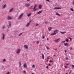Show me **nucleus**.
<instances>
[{"instance_id": "obj_3", "label": "nucleus", "mask_w": 74, "mask_h": 74, "mask_svg": "<svg viewBox=\"0 0 74 74\" xmlns=\"http://www.w3.org/2000/svg\"><path fill=\"white\" fill-rule=\"evenodd\" d=\"M23 14H22L21 15H20L18 17V19H21L22 18V16H23Z\"/></svg>"}, {"instance_id": "obj_40", "label": "nucleus", "mask_w": 74, "mask_h": 74, "mask_svg": "<svg viewBox=\"0 0 74 74\" xmlns=\"http://www.w3.org/2000/svg\"><path fill=\"white\" fill-rule=\"evenodd\" d=\"M73 4L74 5V0H73Z\"/></svg>"}, {"instance_id": "obj_6", "label": "nucleus", "mask_w": 74, "mask_h": 74, "mask_svg": "<svg viewBox=\"0 0 74 74\" xmlns=\"http://www.w3.org/2000/svg\"><path fill=\"white\" fill-rule=\"evenodd\" d=\"M52 29H53V28L52 27H49L48 28V29H49V31H51V30H52Z\"/></svg>"}, {"instance_id": "obj_62", "label": "nucleus", "mask_w": 74, "mask_h": 74, "mask_svg": "<svg viewBox=\"0 0 74 74\" xmlns=\"http://www.w3.org/2000/svg\"><path fill=\"white\" fill-rule=\"evenodd\" d=\"M47 40H48V38H47Z\"/></svg>"}, {"instance_id": "obj_21", "label": "nucleus", "mask_w": 74, "mask_h": 74, "mask_svg": "<svg viewBox=\"0 0 74 74\" xmlns=\"http://www.w3.org/2000/svg\"><path fill=\"white\" fill-rule=\"evenodd\" d=\"M30 23H28L26 25V27H28L29 26V25H30Z\"/></svg>"}, {"instance_id": "obj_56", "label": "nucleus", "mask_w": 74, "mask_h": 74, "mask_svg": "<svg viewBox=\"0 0 74 74\" xmlns=\"http://www.w3.org/2000/svg\"><path fill=\"white\" fill-rule=\"evenodd\" d=\"M33 5H32V6H31V7H33Z\"/></svg>"}, {"instance_id": "obj_13", "label": "nucleus", "mask_w": 74, "mask_h": 74, "mask_svg": "<svg viewBox=\"0 0 74 74\" xmlns=\"http://www.w3.org/2000/svg\"><path fill=\"white\" fill-rule=\"evenodd\" d=\"M24 67H26L27 68V64H26V63H25V64L24 65Z\"/></svg>"}, {"instance_id": "obj_16", "label": "nucleus", "mask_w": 74, "mask_h": 74, "mask_svg": "<svg viewBox=\"0 0 74 74\" xmlns=\"http://www.w3.org/2000/svg\"><path fill=\"white\" fill-rule=\"evenodd\" d=\"M56 14L57 15H58V16H60V15L59 14V13H58V12H56Z\"/></svg>"}, {"instance_id": "obj_45", "label": "nucleus", "mask_w": 74, "mask_h": 74, "mask_svg": "<svg viewBox=\"0 0 74 74\" xmlns=\"http://www.w3.org/2000/svg\"><path fill=\"white\" fill-rule=\"evenodd\" d=\"M19 64H20V65H21V62H19Z\"/></svg>"}, {"instance_id": "obj_44", "label": "nucleus", "mask_w": 74, "mask_h": 74, "mask_svg": "<svg viewBox=\"0 0 74 74\" xmlns=\"http://www.w3.org/2000/svg\"><path fill=\"white\" fill-rule=\"evenodd\" d=\"M66 65H67V66H69V64H66Z\"/></svg>"}, {"instance_id": "obj_2", "label": "nucleus", "mask_w": 74, "mask_h": 74, "mask_svg": "<svg viewBox=\"0 0 74 74\" xmlns=\"http://www.w3.org/2000/svg\"><path fill=\"white\" fill-rule=\"evenodd\" d=\"M60 39V38H59L56 40H54V41H55V42H57V43H58L59 42V41H60V40H59Z\"/></svg>"}, {"instance_id": "obj_25", "label": "nucleus", "mask_w": 74, "mask_h": 74, "mask_svg": "<svg viewBox=\"0 0 74 74\" xmlns=\"http://www.w3.org/2000/svg\"><path fill=\"white\" fill-rule=\"evenodd\" d=\"M7 19L8 20H10V16H8Z\"/></svg>"}, {"instance_id": "obj_32", "label": "nucleus", "mask_w": 74, "mask_h": 74, "mask_svg": "<svg viewBox=\"0 0 74 74\" xmlns=\"http://www.w3.org/2000/svg\"><path fill=\"white\" fill-rule=\"evenodd\" d=\"M72 67L73 68H74V65H72Z\"/></svg>"}, {"instance_id": "obj_63", "label": "nucleus", "mask_w": 74, "mask_h": 74, "mask_svg": "<svg viewBox=\"0 0 74 74\" xmlns=\"http://www.w3.org/2000/svg\"><path fill=\"white\" fill-rule=\"evenodd\" d=\"M55 50H57V49H55Z\"/></svg>"}, {"instance_id": "obj_52", "label": "nucleus", "mask_w": 74, "mask_h": 74, "mask_svg": "<svg viewBox=\"0 0 74 74\" xmlns=\"http://www.w3.org/2000/svg\"><path fill=\"white\" fill-rule=\"evenodd\" d=\"M44 38H45V37H44V36H43V37H42V38L43 39Z\"/></svg>"}, {"instance_id": "obj_53", "label": "nucleus", "mask_w": 74, "mask_h": 74, "mask_svg": "<svg viewBox=\"0 0 74 74\" xmlns=\"http://www.w3.org/2000/svg\"><path fill=\"white\" fill-rule=\"evenodd\" d=\"M46 68H47V69H48V66H47L46 67Z\"/></svg>"}, {"instance_id": "obj_5", "label": "nucleus", "mask_w": 74, "mask_h": 74, "mask_svg": "<svg viewBox=\"0 0 74 74\" xmlns=\"http://www.w3.org/2000/svg\"><path fill=\"white\" fill-rule=\"evenodd\" d=\"M61 8H62L60 7H56L54 8V9H56V10H58V9H61Z\"/></svg>"}, {"instance_id": "obj_34", "label": "nucleus", "mask_w": 74, "mask_h": 74, "mask_svg": "<svg viewBox=\"0 0 74 74\" xmlns=\"http://www.w3.org/2000/svg\"><path fill=\"white\" fill-rule=\"evenodd\" d=\"M12 10H10V12H12Z\"/></svg>"}, {"instance_id": "obj_58", "label": "nucleus", "mask_w": 74, "mask_h": 74, "mask_svg": "<svg viewBox=\"0 0 74 74\" xmlns=\"http://www.w3.org/2000/svg\"><path fill=\"white\" fill-rule=\"evenodd\" d=\"M47 59H48V60H49V58L47 57Z\"/></svg>"}, {"instance_id": "obj_27", "label": "nucleus", "mask_w": 74, "mask_h": 74, "mask_svg": "<svg viewBox=\"0 0 74 74\" xmlns=\"http://www.w3.org/2000/svg\"><path fill=\"white\" fill-rule=\"evenodd\" d=\"M65 41H66V42H69V39H66V40H65Z\"/></svg>"}, {"instance_id": "obj_15", "label": "nucleus", "mask_w": 74, "mask_h": 74, "mask_svg": "<svg viewBox=\"0 0 74 74\" xmlns=\"http://www.w3.org/2000/svg\"><path fill=\"white\" fill-rule=\"evenodd\" d=\"M51 35L52 36H54V35H56V33L54 32V33L51 34Z\"/></svg>"}, {"instance_id": "obj_36", "label": "nucleus", "mask_w": 74, "mask_h": 74, "mask_svg": "<svg viewBox=\"0 0 74 74\" xmlns=\"http://www.w3.org/2000/svg\"><path fill=\"white\" fill-rule=\"evenodd\" d=\"M6 74H10V72H8Z\"/></svg>"}, {"instance_id": "obj_48", "label": "nucleus", "mask_w": 74, "mask_h": 74, "mask_svg": "<svg viewBox=\"0 0 74 74\" xmlns=\"http://www.w3.org/2000/svg\"><path fill=\"white\" fill-rule=\"evenodd\" d=\"M48 23V22H45V23L46 24V23Z\"/></svg>"}, {"instance_id": "obj_31", "label": "nucleus", "mask_w": 74, "mask_h": 74, "mask_svg": "<svg viewBox=\"0 0 74 74\" xmlns=\"http://www.w3.org/2000/svg\"><path fill=\"white\" fill-rule=\"evenodd\" d=\"M35 67V66L34 65H33V66H32V67L33 68H34V67Z\"/></svg>"}, {"instance_id": "obj_28", "label": "nucleus", "mask_w": 74, "mask_h": 74, "mask_svg": "<svg viewBox=\"0 0 74 74\" xmlns=\"http://www.w3.org/2000/svg\"><path fill=\"white\" fill-rule=\"evenodd\" d=\"M3 62H6V60H5V59H4L3 60Z\"/></svg>"}, {"instance_id": "obj_17", "label": "nucleus", "mask_w": 74, "mask_h": 74, "mask_svg": "<svg viewBox=\"0 0 74 74\" xmlns=\"http://www.w3.org/2000/svg\"><path fill=\"white\" fill-rule=\"evenodd\" d=\"M66 33V32H61V34H64L65 33Z\"/></svg>"}, {"instance_id": "obj_26", "label": "nucleus", "mask_w": 74, "mask_h": 74, "mask_svg": "<svg viewBox=\"0 0 74 74\" xmlns=\"http://www.w3.org/2000/svg\"><path fill=\"white\" fill-rule=\"evenodd\" d=\"M66 42V40H65L64 41H62L61 42V44H63V43H64L65 42Z\"/></svg>"}, {"instance_id": "obj_9", "label": "nucleus", "mask_w": 74, "mask_h": 74, "mask_svg": "<svg viewBox=\"0 0 74 74\" xmlns=\"http://www.w3.org/2000/svg\"><path fill=\"white\" fill-rule=\"evenodd\" d=\"M30 5L29 4H26L25 5V7H29V6H30Z\"/></svg>"}, {"instance_id": "obj_59", "label": "nucleus", "mask_w": 74, "mask_h": 74, "mask_svg": "<svg viewBox=\"0 0 74 74\" xmlns=\"http://www.w3.org/2000/svg\"><path fill=\"white\" fill-rule=\"evenodd\" d=\"M71 10H73V9L71 8Z\"/></svg>"}, {"instance_id": "obj_55", "label": "nucleus", "mask_w": 74, "mask_h": 74, "mask_svg": "<svg viewBox=\"0 0 74 74\" xmlns=\"http://www.w3.org/2000/svg\"><path fill=\"white\" fill-rule=\"evenodd\" d=\"M47 62H48V59L47 60Z\"/></svg>"}, {"instance_id": "obj_14", "label": "nucleus", "mask_w": 74, "mask_h": 74, "mask_svg": "<svg viewBox=\"0 0 74 74\" xmlns=\"http://www.w3.org/2000/svg\"><path fill=\"white\" fill-rule=\"evenodd\" d=\"M64 45L65 46H66V47H67V46H68V45H69L68 44L66 43H64Z\"/></svg>"}, {"instance_id": "obj_12", "label": "nucleus", "mask_w": 74, "mask_h": 74, "mask_svg": "<svg viewBox=\"0 0 74 74\" xmlns=\"http://www.w3.org/2000/svg\"><path fill=\"white\" fill-rule=\"evenodd\" d=\"M5 27H6L4 25L2 27H1V29H5Z\"/></svg>"}, {"instance_id": "obj_24", "label": "nucleus", "mask_w": 74, "mask_h": 74, "mask_svg": "<svg viewBox=\"0 0 74 74\" xmlns=\"http://www.w3.org/2000/svg\"><path fill=\"white\" fill-rule=\"evenodd\" d=\"M13 18V17H12L10 16V19H12Z\"/></svg>"}, {"instance_id": "obj_10", "label": "nucleus", "mask_w": 74, "mask_h": 74, "mask_svg": "<svg viewBox=\"0 0 74 74\" xmlns=\"http://www.w3.org/2000/svg\"><path fill=\"white\" fill-rule=\"evenodd\" d=\"M58 32H59V30H55L54 32V33H58Z\"/></svg>"}, {"instance_id": "obj_20", "label": "nucleus", "mask_w": 74, "mask_h": 74, "mask_svg": "<svg viewBox=\"0 0 74 74\" xmlns=\"http://www.w3.org/2000/svg\"><path fill=\"white\" fill-rule=\"evenodd\" d=\"M36 6H37V5H36V4L35 5V6L34 7V10H35V9H36Z\"/></svg>"}, {"instance_id": "obj_23", "label": "nucleus", "mask_w": 74, "mask_h": 74, "mask_svg": "<svg viewBox=\"0 0 74 74\" xmlns=\"http://www.w3.org/2000/svg\"><path fill=\"white\" fill-rule=\"evenodd\" d=\"M7 27H8V28H9V27H10V23H9V24L7 25Z\"/></svg>"}, {"instance_id": "obj_38", "label": "nucleus", "mask_w": 74, "mask_h": 74, "mask_svg": "<svg viewBox=\"0 0 74 74\" xmlns=\"http://www.w3.org/2000/svg\"><path fill=\"white\" fill-rule=\"evenodd\" d=\"M49 62H53V61H52V60H50V61H49Z\"/></svg>"}, {"instance_id": "obj_51", "label": "nucleus", "mask_w": 74, "mask_h": 74, "mask_svg": "<svg viewBox=\"0 0 74 74\" xmlns=\"http://www.w3.org/2000/svg\"><path fill=\"white\" fill-rule=\"evenodd\" d=\"M71 10L72 11H74V10Z\"/></svg>"}, {"instance_id": "obj_7", "label": "nucleus", "mask_w": 74, "mask_h": 74, "mask_svg": "<svg viewBox=\"0 0 74 74\" xmlns=\"http://www.w3.org/2000/svg\"><path fill=\"white\" fill-rule=\"evenodd\" d=\"M42 10L39 11V12H37V14H40L42 13Z\"/></svg>"}, {"instance_id": "obj_4", "label": "nucleus", "mask_w": 74, "mask_h": 74, "mask_svg": "<svg viewBox=\"0 0 74 74\" xmlns=\"http://www.w3.org/2000/svg\"><path fill=\"white\" fill-rule=\"evenodd\" d=\"M21 49H18L17 51L16 52V53H18V54L19 53H20V52H21Z\"/></svg>"}, {"instance_id": "obj_47", "label": "nucleus", "mask_w": 74, "mask_h": 74, "mask_svg": "<svg viewBox=\"0 0 74 74\" xmlns=\"http://www.w3.org/2000/svg\"><path fill=\"white\" fill-rule=\"evenodd\" d=\"M49 66H51V64H49Z\"/></svg>"}, {"instance_id": "obj_8", "label": "nucleus", "mask_w": 74, "mask_h": 74, "mask_svg": "<svg viewBox=\"0 0 74 74\" xmlns=\"http://www.w3.org/2000/svg\"><path fill=\"white\" fill-rule=\"evenodd\" d=\"M24 47L26 49H27L28 48V46L27 45H25Z\"/></svg>"}, {"instance_id": "obj_60", "label": "nucleus", "mask_w": 74, "mask_h": 74, "mask_svg": "<svg viewBox=\"0 0 74 74\" xmlns=\"http://www.w3.org/2000/svg\"><path fill=\"white\" fill-rule=\"evenodd\" d=\"M10 26H11V24H10Z\"/></svg>"}, {"instance_id": "obj_1", "label": "nucleus", "mask_w": 74, "mask_h": 74, "mask_svg": "<svg viewBox=\"0 0 74 74\" xmlns=\"http://www.w3.org/2000/svg\"><path fill=\"white\" fill-rule=\"evenodd\" d=\"M2 40H4V39H5V34L3 33L2 35Z\"/></svg>"}, {"instance_id": "obj_18", "label": "nucleus", "mask_w": 74, "mask_h": 74, "mask_svg": "<svg viewBox=\"0 0 74 74\" xmlns=\"http://www.w3.org/2000/svg\"><path fill=\"white\" fill-rule=\"evenodd\" d=\"M6 6L7 5H6V4H5L3 6H2V8H5V7H6Z\"/></svg>"}, {"instance_id": "obj_64", "label": "nucleus", "mask_w": 74, "mask_h": 74, "mask_svg": "<svg viewBox=\"0 0 74 74\" xmlns=\"http://www.w3.org/2000/svg\"><path fill=\"white\" fill-rule=\"evenodd\" d=\"M54 56H55V55H54Z\"/></svg>"}, {"instance_id": "obj_57", "label": "nucleus", "mask_w": 74, "mask_h": 74, "mask_svg": "<svg viewBox=\"0 0 74 74\" xmlns=\"http://www.w3.org/2000/svg\"><path fill=\"white\" fill-rule=\"evenodd\" d=\"M13 9H14V8H12V9H11V10H13Z\"/></svg>"}, {"instance_id": "obj_49", "label": "nucleus", "mask_w": 74, "mask_h": 74, "mask_svg": "<svg viewBox=\"0 0 74 74\" xmlns=\"http://www.w3.org/2000/svg\"><path fill=\"white\" fill-rule=\"evenodd\" d=\"M27 1H30V0H27Z\"/></svg>"}, {"instance_id": "obj_43", "label": "nucleus", "mask_w": 74, "mask_h": 74, "mask_svg": "<svg viewBox=\"0 0 74 74\" xmlns=\"http://www.w3.org/2000/svg\"><path fill=\"white\" fill-rule=\"evenodd\" d=\"M73 49V48H72V47L70 48V50H71V49Z\"/></svg>"}, {"instance_id": "obj_30", "label": "nucleus", "mask_w": 74, "mask_h": 74, "mask_svg": "<svg viewBox=\"0 0 74 74\" xmlns=\"http://www.w3.org/2000/svg\"><path fill=\"white\" fill-rule=\"evenodd\" d=\"M39 25V24H36V26H38Z\"/></svg>"}, {"instance_id": "obj_50", "label": "nucleus", "mask_w": 74, "mask_h": 74, "mask_svg": "<svg viewBox=\"0 0 74 74\" xmlns=\"http://www.w3.org/2000/svg\"><path fill=\"white\" fill-rule=\"evenodd\" d=\"M66 60H68V58H66Z\"/></svg>"}, {"instance_id": "obj_33", "label": "nucleus", "mask_w": 74, "mask_h": 74, "mask_svg": "<svg viewBox=\"0 0 74 74\" xmlns=\"http://www.w3.org/2000/svg\"><path fill=\"white\" fill-rule=\"evenodd\" d=\"M65 67L66 69H67V68H68V67H67V66H65Z\"/></svg>"}, {"instance_id": "obj_22", "label": "nucleus", "mask_w": 74, "mask_h": 74, "mask_svg": "<svg viewBox=\"0 0 74 74\" xmlns=\"http://www.w3.org/2000/svg\"><path fill=\"white\" fill-rule=\"evenodd\" d=\"M31 15H32V14L31 13H29L27 15V16H28L29 17Z\"/></svg>"}, {"instance_id": "obj_46", "label": "nucleus", "mask_w": 74, "mask_h": 74, "mask_svg": "<svg viewBox=\"0 0 74 74\" xmlns=\"http://www.w3.org/2000/svg\"><path fill=\"white\" fill-rule=\"evenodd\" d=\"M46 1H49V0H46Z\"/></svg>"}, {"instance_id": "obj_11", "label": "nucleus", "mask_w": 74, "mask_h": 74, "mask_svg": "<svg viewBox=\"0 0 74 74\" xmlns=\"http://www.w3.org/2000/svg\"><path fill=\"white\" fill-rule=\"evenodd\" d=\"M41 55L42 56V58L43 59H44L45 58L44 55L43 53L41 54Z\"/></svg>"}, {"instance_id": "obj_41", "label": "nucleus", "mask_w": 74, "mask_h": 74, "mask_svg": "<svg viewBox=\"0 0 74 74\" xmlns=\"http://www.w3.org/2000/svg\"><path fill=\"white\" fill-rule=\"evenodd\" d=\"M39 43V42L38 41V42H37V44H38Z\"/></svg>"}, {"instance_id": "obj_39", "label": "nucleus", "mask_w": 74, "mask_h": 74, "mask_svg": "<svg viewBox=\"0 0 74 74\" xmlns=\"http://www.w3.org/2000/svg\"><path fill=\"white\" fill-rule=\"evenodd\" d=\"M68 38H69V39H70L71 41V38L69 37Z\"/></svg>"}, {"instance_id": "obj_29", "label": "nucleus", "mask_w": 74, "mask_h": 74, "mask_svg": "<svg viewBox=\"0 0 74 74\" xmlns=\"http://www.w3.org/2000/svg\"><path fill=\"white\" fill-rule=\"evenodd\" d=\"M22 34V33H21L19 34L18 36H21Z\"/></svg>"}, {"instance_id": "obj_35", "label": "nucleus", "mask_w": 74, "mask_h": 74, "mask_svg": "<svg viewBox=\"0 0 74 74\" xmlns=\"http://www.w3.org/2000/svg\"><path fill=\"white\" fill-rule=\"evenodd\" d=\"M47 49H50V48H49L48 47H47Z\"/></svg>"}, {"instance_id": "obj_61", "label": "nucleus", "mask_w": 74, "mask_h": 74, "mask_svg": "<svg viewBox=\"0 0 74 74\" xmlns=\"http://www.w3.org/2000/svg\"><path fill=\"white\" fill-rule=\"evenodd\" d=\"M67 52V51H66H66H65V52Z\"/></svg>"}, {"instance_id": "obj_42", "label": "nucleus", "mask_w": 74, "mask_h": 74, "mask_svg": "<svg viewBox=\"0 0 74 74\" xmlns=\"http://www.w3.org/2000/svg\"><path fill=\"white\" fill-rule=\"evenodd\" d=\"M32 22V21H29V23H30H30H31V22Z\"/></svg>"}, {"instance_id": "obj_37", "label": "nucleus", "mask_w": 74, "mask_h": 74, "mask_svg": "<svg viewBox=\"0 0 74 74\" xmlns=\"http://www.w3.org/2000/svg\"><path fill=\"white\" fill-rule=\"evenodd\" d=\"M71 71H70L69 72V74H71Z\"/></svg>"}, {"instance_id": "obj_19", "label": "nucleus", "mask_w": 74, "mask_h": 74, "mask_svg": "<svg viewBox=\"0 0 74 74\" xmlns=\"http://www.w3.org/2000/svg\"><path fill=\"white\" fill-rule=\"evenodd\" d=\"M42 7V5H40L39 6V8L40 9H41V7Z\"/></svg>"}, {"instance_id": "obj_54", "label": "nucleus", "mask_w": 74, "mask_h": 74, "mask_svg": "<svg viewBox=\"0 0 74 74\" xmlns=\"http://www.w3.org/2000/svg\"><path fill=\"white\" fill-rule=\"evenodd\" d=\"M23 73H26V71H23Z\"/></svg>"}]
</instances>
